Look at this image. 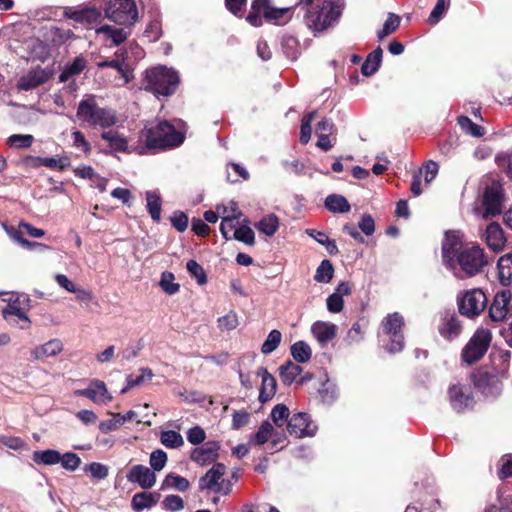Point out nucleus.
Returning <instances> with one entry per match:
<instances>
[{
    "instance_id": "obj_1",
    "label": "nucleus",
    "mask_w": 512,
    "mask_h": 512,
    "mask_svg": "<svg viewBox=\"0 0 512 512\" xmlns=\"http://www.w3.org/2000/svg\"><path fill=\"white\" fill-rule=\"evenodd\" d=\"M442 262L456 277L476 275L480 270V248L476 243H466L460 231H447L441 246Z\"/></svg>"
},
{
    "instance_id": "obj_2",
    "label": "nucleus",
    "mask_w": 512,
    "mask_h": 512,
    "mask_svg": "<svg viewBox=\"0 0 512 512\" xmlns=\"http://www.w3.org/2000/svg\"><path fill=\"white\" fill-rule=\"evenodd\" d=\"M184 134L177 130L171 123L165 120H156L145 125L140 132L138 153L147 151H162L180 146L184 141Z\"/></svg>"
},
{
    "instance_id": "obj_3",
    "label": "nucleus",
    "mask_w": 512,
    "mask_h": 512,
    "mask_svg": "<svg viewBox=\"0 0 512 512\" xmlns=\"http://www.w3.org/2000/svg\"><path fill=\"white\" fill-rule=\"evenodd\" d=\"M76 116L82 123L103 129L110 128L118 122L116 111L99 106L92 94H86L79 102Z\"/></svg>"
},
{
    "instance_id": "obj_4",
    "label": "nucleus",
    "mask_w": 512,
    "mask_h": 512,
    "mask_svg": "<svg viewBox=\"0 0 512 512\" xmlns=\"http://www.w3.org/2000/svg\"><path fill=\"white\" fill-rule=\"evenodd\" d=\"M178 73L166 66H157L146 70L144 89L156 96L172 95L178 86Z\"/></svg>"
},
{
    "instance_id": "obj_5",
    "label": "nucleus",
    "mask_w": 512,
    "mask_h": 512,
    "mask_svg": "<svg viewBox=\"0 0 512 512\" xmlns=\"http://www.w3.org/2000/svg\"><path fill=\"white\" fill-rule=\"evenodd\" d=\"M343 5L340 2L325 1L320 9L310 8L305 15L307 27L322 32L334 25L340 18Z\"/></svg>"
},
{
    "instance_id": "obj_6",
    "label": "nucleus",
    "mask_w": 512,
    "mask_h": 512,
    "mask_svg": "<svg viewBox=\"0 0 512 512\" xmlns=\"http://www.w3.org/2000/svg\"><path fill=\"white\" fill-rule=\"evenodd\" d=\"M509 352H496L493 354V371L488 369L482 372V395L486 398L496 397L502 390L501 376L507 369Z\"/></svg>"
},
{
    "instance_id": "obj_7",
    "label": "nucleus",
    "mask_w": 512,
    "mask_h": 512,
    "mask_svg": "<svg viewBox=\"0 0 512 512\" xmlns=\"http://www.w3.org/2000/svg\"><path fill=\"white\" fill-rule=\"evenodd\" d=\"M104 12L107 19L123 26H132L138 18L135 0H108Z\"/></svg>"
},
{
    "instance_id": "obj_8",
    "label": "nucleus",
    "mask_w": 512,
    "mask_h": 512,
    "mask_svg": "<svg viewBox=\"0 0 512 512\" xmlns=\"http://www.w3.org/2000/svg\"><path fill=\"white\" fill-rule=\"evenodd\" d=\"M506 196L497 180L487 183L482 192V218L500 215L504 209Z\"/></svg>"
},
{
    "instance_id": "obj_9",
    "label": "nucleus",
    "mask_w": 512,
    "mask_h": 512,
    "mask_svg": "<svg viewBox=\"0 0 512 512\" xmlns=\"http://www.w3.org/2000/svg\"><path fill=\"white\" fill-rule=\"evenodd\" d=\"M403 325L404 319L397 312L388 314L382 321L383 332L391 338V343L387 347L390 353L400 352L404 347V337L401 333Z\"/></svg>"
},
{
    "instance_id": "obj_10",
    "label": "nucleus",
    "mask_w": 512,
    "mask_h": 512,
    "mask_svg": "<svg viewBox=\"0 0 512 512\" xmlns=\"http://www.w3.org/2000/svg\"><path fill=\"white\" fill-rule=\"evenodd\" d=\"M226 467L222 463H216L199 480L200 489H208L216 493L228 494L231 490L229 482L225 483L223 475Z\"/></svg>"
},
{
    "instance_id": "obj_11",
    "label": "nucleus",
    "mask_w": 512,
    "mask_h": 512,
    "mask_svg": "<svg viewBox=\"0 0 512 512\" xmlns=\"http://www.w3.org/2000/svg\"><path fill=\"white\" fill-rule=\"evenodd\" d=\"M29 298L27 296L16 297L10 305L2 309L3 318L10 324L18 325L19 321L24 324L19 325L21 329L28 328L30 320L27 316L26 309L28 306Z\"/></svg>"
},
{
    "instance_id": "obj_12",
    "label": "nucleus",
    "mask_w": 512,
    "mask_h": 512,
    "mask_svg": "<svg viewBox=\"0 0 512 512\" xmlns=\"http://www.w3.org/2000/svg\"><path fill=\"white\" fill-rule=\"evenodd\" d=\"M288 432L298 438L314 436L317 426L311 421L307 413L293 414L287 422Z\"/></svg>"
},
{
    "instance_id": "obj_13",
    "label": "nucleus",
    "mask_w": 512,
    "mask_h": 512,
    "mask_svg": "<svg viewBox=\"0 0 512 512\" xmlns=\"http://www.w3.org/2000/svg\"><path fill=\"white\" fill-rule=\"evenodd\" d=\"M74 395L86 397L98 405H106L112 401V395L108 391L106 384L98 379H92L89 386L85 389L75 390Z\"/></svg>"
},
{
    "instance_id": "obj_14",
    "label": "nucleus",
    "mask_w": 512,
    "mask_h": 512,
    "mask_svg": "<svg viewBox=\"0 0 512 512\" xmlns=\"http://www.w3.org/2000/svg\"><path fill=\"white\" fill-rule=\"evenodd\" d=\"M50 78V73L46 69L37 66L23 74L17 81L16 88L18 91L33 90L40 85L46 83Z\"/></svg>"
},
{
    "instance_id": "obj_15",
    "label": "nucleus",
    "mask_w": 512,
    "mask_h": 512,
    "mask_svg": "<svg viewBox=\"0 0 512 512\" xmlns=\"http://www.w3.org/2000/svg\"><path fill=\"white\" fill-rule=\"evenodd\" d=\"M126 477L129 482L136 483L143 489H149L156 483L155 472L141 464L134 465Z\"/></svg>"
},
{
    "instance_id": "obj_16",
    "label": "nucleus",
    "mask_w": 512,
    "mask_h": 512,
    "mask_svg": "<svg viewBox=\"0 0 512 512\" xmlns=\"http://www.w3.org/2000/svg\"><path fill=\"white\" fill-rule=\"evenodd\" d=\"M220 444L218 441H208L201 447L192 450L190 458L199 465H208L218 458Z\"/></svg>"
},
{
    "instance_id": "obj_17",
    "label": "nucleus",
    "mask_w": 512,
    "mask_h": 512,
    "mask_svg": "<svg viewBox=\"0 0 512 512\" xmlns=\"http://www.w3.org/2000/svg\"><path fill=\"white\" fill-rule=\"evenodd\" d=\"M511 293L509 290H502L494 296L489 309V317L494 322L502 321L509 312Z\"/></svg>"
},
{
    "instance_id": "obj_18",
    "label": "nucleus",
    "mask_w": 512,
    "mask_h": 512,
    "mask_svg": "<svg viewBox=\"0 0 512 512\" xmlns=\"http://www.w3.org/2000/svg\"><path fill=\"white\" fill-rule=\"evenodd\" d=\"M126 27L103 24L96 28V34L102 36L104 41H110V45L119 46L130 34Z\"/></svg>"
},
{
    "instance_id": "obj_19",
    "label": "nucleus",
    "mask_w": 512,
    "mask_h": 512,
    "mask_svg": "<svg viewBox=\"0 0 512 512\" xmlns=\"http://www.w3.org/2000/svg\"><path fill=\"white\" fill-rule=\"evenodd\" d=\"M448 394L450 404L457 412H462L475 404L473 397L469 393H465L460 386H451Z\"/></svg>"
},
{
    "instance_id": "obj_20",
    "label": "nucleus",
    "mask_w": 512,
    "mask_h": 512,
    "mask_svg": "<svg viewBox=\"0 0 512 512\" xmlns=\"http://www.w3.org/2000/svg\"><path fill=\"white\" fill-rule=\"evenodd\" d=\"M480 289H472L467 291L458 301L459 312L468 318H475L479 314L478 297Z\"/></svg>"
},
{
    "instance_id": "obj_21",
    "label": "nucleus",
    "mask_w": 512,
    "mask_h": 512,
    "mask_svg": "<svg viewBox=\"0 0 512 512\" xmlns=\"http://www.w3.org/2000/svg\"><path fill=\"white\" fill-rule=\"evenodd\" d=\"M439 333L448 340L457 338L461 333V325L454 312H447L443 315L439 326Z\"/></svg>"
},
{
    "instance_id": "obj_22",
    "label": "nucleus",
    "mask_w": 512,
    "mask_h": 512,
    "mask_svg": "<svg viewBox=\"0 0 512 512\" xmlns=\"http://www.w3.org/2000/svg\"><path fill=\"white\" fill-rule=\"evenodd\" d=\"M461 360L467 365H473L480 360V328L476 329L472 338L463 348Z\"/></svg>"
},
{
    "instance_id": "obj_23",
    "label": "nucleus",
    "mask_w": 512,
    "mask_h": 512,
    "mask_svg": "<svg viewBox=\"0 0 512 512\" xmlns=\"http://www.w3.org/2000/svg\"><path fill=\"white\" fill-rule=\"evenodd\" d=\"M506 238L502 227L498 223H491L486 228V244L493 252L503 250Z\"/></svg>"
},
{
    "instance_id": "obj_24",
    "label": "nucleus",
    "mask_w": 512,
    "mask_h": 512,
    "mask_svg": "<svg viewBox=\"0 0 512 512\" xmlns=\"http://www.w3.org/2000/svg\"><path fill=\"white\" fill-rule=\"evenodd\" d=\"M64 345L60 339H51L48 342L36 346L31 351V356L34 360H42L48 357L59 355L63 351Z\"/></svg>"
},
{
    "instance_id": "obj_25",
    "label": "nucleus",
    "mask_w": 512,
    "mask_h": 512,
    "mask_svg": "<svg viewBox=\"0 0 512 512\" xmlns=\"http://www.w3.org/2000/svg\"><path fill=\"white\" fill-rule=\"evenodd\" d=\"M311 333L321 345H325L335 338L337 326L330 322L316 321L311 326Z\"/></svg>"
},
{
    "instance_id": "obj_26",
    "label": "nucleus",
    "mask_w": 512,
    "mask_h": 512,
    "mask_svg": "<svg viewBox=\"0 0 512 512\" xmlns=\"http://www.w3.org/2000/svg\"><path fill=\"white\" fill-rule=\"evenodd\" d=\"M258 375L262 378L259 401L265 403L275 395L277 383L275 378L263 367L258 370Z\"/></svg>"
},
{
    "instance_id": "obj_27",
    "label": "nucleus",
    "mask_w": 512,
    "mask_h": 512,
    "mask_svg": "<svg viewBox=\"0 0 512 512\" xmlns=\"http://www.w3.org/2000/svg\"><path fill=\"white\" fill-rule=\"evenodd\" d=\"M160 495L152 492H139L133 495L131 507L135 512L151 509L159 500Z\"/></svg>"
},
{
    "instance_id": "obj_28",
    "label": "nucleus",
    "mask_w": 512,
    "mask_h": 512,
    "mask_svg": "<svg viewBox=\"0 0 512 512\" xmlns=\"http://www.w3.org/2000/svg\"><path fill=\"white\" fill-rule=\"evenodd\" d=\"M101 138L116 152H130L127 138L117 131H105L101 134Z\"/></svg>"
},
{
    "instance_id": "obj_29",
    "label": "nucleus",
    "mask_w": 512,
    "mask_h": 512,
    "mask_svg": "<svg viewBox=\"0 0 512 512\" xmlns=\"http://www.w3.org/2000/svg\"><path fill=\"white\" fill-rule=\"evenodd\" d=\"M241 212L236 208L231 209V215L223 216L220 224V232L226 240L232 239V233L239 227Z\"/></svg>"
},
{
    "instance_id": "obj_30",
    "label": "nucleus",
    "mask_w": 512,
    "mask_h": 512,
    "mask_svg": "<svg viewBox=\"0 0 512 512\" xmlns=\"http://www.w3.org/2000/svg\"><path fill=\"white\" fill-rule=\"evenodd\" d=\"M498 279L503 286L512 284V253L505 254L497 262Z\"/></svg>"
},
{
    "instance_id": "obj_31",
    "label": "nucleus",
    "mask_w": 512,
    "mask_h": 512,
    "mask_svg": "<svg viewBox=\"0 0 512 512\" xmlns=\"http://www.w3.org/2000/svg\"><path fill=\"white\" fill-rule=\"evenodd\" d=\"M36 160L38 165L57 171H64L71 164V159L66 154L53 157H37Z\"/></svg>"
},
{
    "instance_id": "obj_32",
    "label": "nucleus",
    "mask_w": 512,
    "mask_h": 512,
    "mask_svg": "<svg viewBox=\"0 0 512 512\" xmlns=\"http://www.w3.org/2000/svg\"><path fill=\"white\" fill-rule=\"evenodd\" d=\"M303 369L298 364L288 361L279 367V375L284 385H291L300 376Z\"/></svg>"
},
{
    "instance_id": "obj_33",
    "label": "nucleus",
    "mask_w": 512,
    "mask_h": 512,
    "mask_svg": "<svg viewBox=\"0 0 512 512\" xmlns=\"http://www.w3.org/2000/svg\"><path fill=\"white\" fill-rule=\"evenodd\" d=\"M382 54L383 51L381 47H377L367 56L361 67V72L363 75L371 76L378 71L382 61Z\"/></svg>"
},
{
    "instance_id": "obj_34",
    "label": "nucleus",
    "mask_w": 512,
    "mask_h": 512,
    "mask_svg": "<svg viewBox=\"0 0 512 512\" xmlns=\"http://www.w3.org/2000/svg\"><path fill=\"white\" fill-rule=\"evenodd\" d=\"M325 207L333 213H346L350 211L347 199L338 194H331L325 199Z\"/></svg>"
},
{
    "instance_id": "obj_35",
    "label": "nucleus",
    "mask_w": 512,
    "mask_h": 512,
    "mask_svg": "<svg viewBox=\"0 0 512 512\" xmlns=\"http://www.w3.org/2000/svg\"><path fill=\"white\" fill-rule=\"evenodd\" d=\"M36 464L55 465L60 462V452L54 449L38 450L32 455Z\"/></svg>"
},
{
    "instance_id": "obj_36",
    "label": "nucleus",
    "mask_w": 512,
    "mask_h": 512,
    "mask_svg": "<svg viewBox=\"0 0 512 512\" xmlns=\"http://www.w3.org/2000/svg\"><path fill=\"white\" fill-rule=\"evenodd\" d=\"M125 54L126 52L120 49L115 53V59L101 61L97 66L99 68L111 67L117 70L125 78V82H128L127 73L125 71Z\"/></svg>"
},
{
    "instance_id": "obj_37",
    "label": "nucleus",
    "mask_w": 512,
    "mask_h": 512,
    "mask_svg": "<svg viewBox=\"0 0 512 512\" xmlns=\"http://www.w3.org/2000/svg\"><path fill=\"white\" fill-rule=\"evenodd\" d=\"M293 359L298 363H307L312 357L311 347L305 341H297L290 348Z\"/></svg>"
},
{
    "instance_id": "obj_38",
    "label": "nucleus",
    "mask_w": 512,
    "mask_h": 512,
    "mask_svg": "<svg viewBox=\"0 0 512 512\" xmlns=\"http://www.w3.org/2000/svg\"><path fill=\"white\" fill-rule=\"evenodd\" d=\"M255 227L261 233H264L267 236H272L276 233L279 228V219L274 214H268L261 218L256 224Z\"/></svg>"
},
{
    "instance_id": "obj_39",
    "label": "nucleus",
    "mask_w": 512,
    "mask_h": 512,
    "mask_svg": "<svg viewBox=\"0 0 512 512\" xmlns=\"http://www.w3.org/2000/svg\"><path fill=\"white\" fill-rule=\"evenodd\" d=\"M147 210L155 222L161 220V198L155 191L146 192Z\"/></svg>"
},
{
    "instance_id": "obj_40",
    "label": "nucleus",
    "mask_w": 512,
    "mask_h": 512,
    "mask_svg": "<svg viewBox=\"0 0 512 512\" xmlns=\"http://www.w3.org/2000/svg\"><path fill=\"white\" fill-rule=\"evenodd\" d=\"M86 68V60L83 57H77L72 63L66 65L59 75L60 82H66L73 75L81 73Z\"/></svg>"
},
{
    "instance_id": "obj_41",
    "label": "nucleus",
    "mask_w": 512,
    "mask_h": 512,
    "mask_svg": "<svg viewBox=\"0 0 512 512\" xmlns=\"http://www.w3.org/2000/svg\"><path fill=\"white\" fill-rule=\"evenodd\" d=\"M463 199L474 197V203L472 210L478 215L479 214V200H480V188L477 187V180L468 179L462 193Z\"/></svg>"
},
{
    "instance_id": "obj_42",
    "label": "nucleus",
    "mask_w": 512,
    "mask_h": 512,
    "mask_svg": "<svg viewBox=\"0 0 512 512\" xmlns=\"http://www.w3.org/2000/svg\"><path fill=\"white\" fill-rule=\"evenodd\" d=\"M160 442L166 448L177 449L183 446L184 439L180 433L174 430H166L160 433Z\"/></svg>"
},
{
    "instance_id": "obj_43",
    "label": "nucleus",
    "mask_w": 512,
    "mask_h": 512,
    "mask_svg": "<svg viewBox=\"0 0 512 512\" xmlns=\"http://www.w3.org/2000/svg\"><path fill=\"white\" fill-rule=\"evenodd\" d=\"M273 432L274 428L272 424L268 421H263L250 442L255 445H263L272 437Z\"/></svg>"
},
{
    "instance_id": "obj_44",
    "label": "nucleus",
    "mask_w": 512,
    "mask_h": 512,
    "mask_svg": "<svg viewBox=\"0 0 512 512\" xmlns=\"http://www.w3.org/2000/svg\"><path fill=\"white\" fill-rule=\"evenodd\" d=\"M103 20L102 12L96 7L84 8L83 24L90 29L98 28Z\"/></svg>"
},
{
    "instance_id": "obj_45",
    "label": "nucleus",
    "mask_w": 512,
    "mask_h": 512,
    "mask_svg": "<svg viewBox=\"0 0 512 512\" xmlns=\"http://www.w3.org/2000/svg\"><path fill=\"white\" fill-rule=\"evenodd\" d=\"M334 274V268L330 260H323L316 269L314 279L319 283H329Z\"/></svg>"
},
{
    "instance_id": "obj_46",
    "label": "nucleus",
    "mask_w": 512,
    "mask_h": 512,
    "mask_svg": "<svg viewBox=\"0 0 512 512\" xmlns=\"http://www.w3.org/2000/svg\"><path fill=\"white\" fill-rule=\"evenodd\" d=\"M153 376V373L150 369L148 368H142L140 369V374L138 375H135V374H130L126 381H127V386L124 387L122 390H121V393L124 394L126 393L129 389H131L132 387H135V386H138L140 384H142L145 380H150Z\"/></svg>"
},
{
    "instance_id": "obj_47",
    "label": "nucleus",
    "mask_w": 512,
    "mask_h": 512,
    "mask_svg": "<svg viewBox=\"0 0 512 512\" xmlns=\"http://www.w3.org/2000/svg\"><path fill=\"white\" fill-rule=\"evenodd\" d=\"M159 286L168 295H174L180 289V285L175 282L174 274L168 271H165L161 274Z\"/></svg>"
},
{
    "instance_id": "obj_48",
    "label": "nucleus",
    "mask_w": 512,
    "mask_h": 512,
    "mask_svg": "<svg viewBox=\"0 0 512 512\" xmlns=\"http://www.w3.org/2000/svg\"><path fill=\"white\" fill-rule=\"evenodd\" d=\"M282 340V334L279 330L273 329L268 334L266 340L262 344L261 352L265 355L272 353L275 351L280 345Z\"/></svg>"
},
{
    "instance_id": "obj_49",
    "label": "nucleus",
    "mask_w": 512,
    "mask_h": 512,
    "mask_svg": "<svg viewBox=\"0 0 512 512\" xmlns=\"http://www.w3.org/2000/svg\"><path fill=\"white\" fill-rule=\"evenodd\" d=\"M400 25V17L394 13H389L388 18L384 22L383 28L377 32L379 40H383L395 32Z\"/></svg>"
},
{
    "instance_id": "obj_50",
    "label": "nucleus",
    "mask_w": 512,
    "mask_h": 512,
    "mask_svg": "<svg viewBox=\"0 0 512 512\" xmlns=\"http://www.w3.org/2000/svg\"><path fill=\"white\" fill-rule=\"evenodd\" d=\"M450 0H437V3L428 17V23L436 25L447 12Z\"/></svg>"
},
{
    "instance_id": "obj_51",
    "label": "nucleus",
    "mask_w": 512,
    "mask_h": 512,
    "mask_svg": "<svg viewBox=\"0 0 512 512\" xmlns=\"http://www.w3.org/2000/svg\"><path fill=\"white\" fill-rule=\"evenodd\" d=\"M232 239H236V240L243 242L247 245H252L255 242V234L249 226L242 225V226H239L234 231V233H232Z\"/></svg>"
},
{
    "instance_id": "obj_52",
    "label": "nucleus",
    "mask_w": 512,
    "mask_h": 512,
    "mask_svg": "<svg viewBox=\"0 0 512 512\" xmlns=\"http://www.w3.org/2000/svg\"><path fill=\"white\" fill-rule=\"evenodd\" d=\"M163 485L173 487L180 492H184L189 488L190 484L186 478L171 473L165 477Z\"/></svg>"
},
{
    "instance_id": "obj_53",
    "label": "nucleus",
    "mask_w": 512,
    "mask_h": 512,
    "mask_svg": "<svg viewBox=\"0 0 512 512\" xmlns=\"http://www.w3.org/2000/svg\"><path fill=\"white\" fill-rule=\"evenodd\" d=\"M290 18V9L289 8H273L267 12L266 19L269 21H273L275 24H284Z\"/></svg>"
},
{
    "instance_id": "obj_54",
    "label": "nucleus",
    "mask_w": 512,
    "mask_h": 512,
    "mask_svg": "<svg viewBox=\"0 0 512 512\" xmlns=\"http://www.w3.org/2000/svg\"><path fill=\"white\" fill-rule=\"evenodd\" d=\"M316 112L312 111L305 115L301 121L300 127V142L302 144H307L311 138V123L314 119Z\"/></svg>"
},
{
    "instance_id": "obj_55",
    "label": "nucleus",
    "mask_w": 512,
    "mask_h": 512,
    "mask_svg": "<svg viewBox=\"0 0 512 512\" xmlns=\"http://www.w3.org/2000/svg\"><path fill=\"white\" fill-rule=\"evenodd\" d=\"M186 268L190 275L196 279L199 285H204L207 282V276L202 266L195 260H189L186 264Z\"/></svg>"
},
{
    "instance_id": "obj_56",
    "label": "nucleus",
    "mask_w": 512,
    "mask_h": 512,
    "mask_svg": "<svg viewBox=\"0 0 512 512\" xmlns=\"http://www.w3.org/2000/svg\"><path fill=\"white\" fill-rule=\"evenodd\" d=\"M34 137L30 134H13L7 139V144L15 148H28L32 145Z\"/></svg>"
},
{
    "instance_id": "obj_57",
    "label": "nucleus",
    "mask_w": 512,
    "mask_h": 512,
    "mask_svg": "<svg viewBox=\"0 0 512 512\" xmlns=\"http://www.w3.org/2000/svg\"><path fill=\"white\" fill-rule=\"evenodd\" d=\"M289 409L284 404H277L271 411V418L276 426L282 427L289 420Z\"/></svg>"
},
{
    "instance_id": "obj_58",
    "label": "nucleus",
    "mask_w": 512,
    "mask_h": 512,
    "mask_svg": "<svg viewBox=\"0 0 512 512\" xmlns=\"http://www.w3.org/2000/svg\"><path fill=\"white\" fill-rule=\"evenodd\" d=\"M457 122L464 133L471 135L473 137H480V126L475 124L467 116H459Z\"/></svg>"
},
{
    "instance_id": "obj_59",
    "label": "nucleus",
    "mask_w": 512,
    "mask_h": 512,
    "mask_svg": "<svg viewBox=\"0 0 512 512\" xmlns=\"http://www.w3.org/2000/svg\"><path fill=\"white\" fill-rule=\"evenodd\" d=\"M149 463L153 469L152 471H161L167 463L166 452L161 449L154 450L150 454Z\"/></svg>"
},
{
    "instance_id": "obj_60",
    "label": "nucleus",
    "mask_w": 512,
    "mask_h": 512,
    "mask_svg": "<svg viewBox=\"0 0 512 512\" xmlns=\"http://www.w3.org/2000/svg\"><path fill=\"white\" fill-rule=\"evenodd\" d=\"M61 466L69 471H75L81 464L80 457L73 452H66L63 455L60 454Z\"/></svg>"
},
{
    "instance_id": "obj_61",
    "label": "nucleus",
    "mask_w": 512,
    "mask_h": 512,
    "mask_svg": "<svg viewBox=\"0 0 512 512\" xmlns=\"http://www.w3.org/2000/svg\"><path fill=\"white\" fill-rule=\"evenodd\" d=\"M497 475L500 479L512 477V454H506L500 458Z\"/></svg>"
},
{
    "instance_id": "obj_62",
    "label": "nucleus",
    "mask_w": 512,
    "mask_h": 512,
    "mask_svg": "<svg viewBox=\"0 0 512 512\" xmlns=\"http://www.w3.org/2000/svg\"><path fill=\"white\" fill-rule=\"evenodd\" d=\"M367 322L365 320L355 322L347 333L349 342H359L366 329Z\"/></svg>"
},
{
    "instance_id": "obj_63",
    "label": "nucleus",
    "mask_w": 512,
    "mask_h": 512,
    "mask_svg": "<svg viewBox=\"0 0 512 512\" xmlns=\"http://www.w3.org/2000/svg\"><path fill=\"white\" fill-rule=\"evenodd\" d=\"M85 472L90 473L94 479H104L108 476V467L102 463L93 462L84 468Z\"/></svg>"
},
{
    "instance_id": "obj_64",
    "label": "nucleus",
    "mask_w": 512,
    "mask_h": 512,
    "mask_svg": "<svg viewBox=\"0 0 512 512\" xmlns=\"http://www.w3.org/2000/svg\"><path fill=\"white\" fill-rule=\"evenodd\" d=\"M238 326V317L237 314L233 311H230L228 314L220 317L218 319V327L222 331H230L235 329Z\"/></svg>"
}]
</instances>
